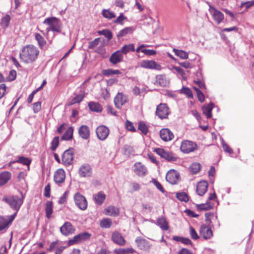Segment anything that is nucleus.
Masks as SVG:
<instances>
[{"instance_id": "33", "label": "nucleus", "mask_w": 254, "mask_h": 254, "mask_svg": "<svg viewBox=\"0 0 254 254\" xmlns=\"http://www.w3.org/2000/svg\"><path fill=\"white\" fill-rule=\"evenodd\" d=\"M213 109V104H209L202 107L203 113L207 117V118H210L212 116L211 111Z\"/></svg>"}, {"instance_id": "47", "label": "nucleus", "mask_w": 254, "mask_h": 254, "mask_svg": "<svg viewBox=\"0 0 254 254\" xmlns=\"http://www.w3.org/2000/svg\"><path fill=\"white\" fill-rule=\"evenodd\" d=\"M157 82L162 86L165 87L168 85L169 82L163 75H160L157 77Z\"/></svg>"}, {"instance_id": "50", "label": "nucleus", "mask_w": 254, "mask_h": 254, "mask_svg": "<svg viewBox=\"0 0 254 254\" xmlns=\"http://www.w3.org/2000/svg\"><path fill=\"white\" fill-rule=\"evenodd\" d=\"M181 93L185 94L188 97L190 98H193V94L191 90L188 87H183L181 90Z\"/></svg>"}, {"instance_id": "2", "label": "nucleus", "mask_w": 254, "mask_h": 254, "mask_svg": "<svg viewBox=\"0 0 254 254\" xmlns=\"http://www.w3.org/2000/svg\"><path fill=\"white\" fill-rule=\"evenodd\" d=\"M43 23L49 26L46 28V31L48 33L49 31L60 32L61 31V26L60 20L55 17H49L44 20Z\"/></svg>"}, {"instance_id": "45", "label": "nucleus", "mask_w": 254, "mask_h": 254, "mask_svg": "<svg viewBox=\"0 0 254 254\" xmlns=\"http://www.w3.org/2000/svg\"><path fill=\"white\" fill-rule=\"evenodd\" d=\"M97 32L99 35H104L108 40H111L113 37L111 31L107 29L98 31Z\"/></svg>"}, {"instance_id": "30", "label": "nucleus", "mask_w": 254, "mask_h": 254, "mask_svg": "<svg viewBox=\"0 0 254 254\" xmlns=\"http://www.w3.org/2000/svg\"><path fill=\"white\" fill-rule=\"evenodd\" d=\"M133 27H127L121 30L117 34L118 38L125 36L128 34H131L134 30Z\"/></svg>"}, {"instance_id": "39", "label": "nucleus", "mask_w": 254, "mask_h": 254, "mask_svg": "<svg viewBox=\"0 0 254 254\" xmlns=\"http://www.w3.org/2000/svg\"><path fill=\"white\" fill-rule=\"evenodd\" d=\"M102 14L104 17L109 19L114 18L116 17L115 13L110 11L109 9H103L102 11Z\"/></svg>"}, {"instance_id": "17", "label": "nucleus", "mask_w": 254, "mask_h": 254, "mask_svg": "<svg viewBox=\"0 0 254 254\" xmlns=\"http://www.w3.org/2000/svg\"><path fill=\"white\" fill-rule=\"evenodd\" d=\"M179 179V174L174 170H170L166 175V180L171 184H176Z\"/></svg>"}, {"instance_id": "43", "label": "nucleus", "mask_w": 254, "mask_h": 254, "mask_svg": "<svg viewBox=\"0 0 254 254\" xmlns=\"http://www.w3.org/2000/svg\"><path fill=\"white\" fill-rule=\"evenodd\" d=\"M84 96L83 94H79L74 97L68 103V105L70 106L74 104L80 103L84 98Z\"/></svg>"}, {"instance_id": "20", "label": "nucleus", "mask_w": 254, "mask_h": 254, "mask_svg": "<svg viewBox=\"0 0 254 254\" xmlns=\"http://www.w3.org/2000/svg\"><path fill=\"white\" fill-rule=\"evenodd\" d=\"M112 241L116 244L119 246H124L126 244V241L122 235L118 232H114L112 235Z\"/></svg>"}, {"instance_id": "61", "label": "nucleus", "mask_w": 254, "mask_h": 254, "mask_svg": "<svg viewBox=\"0 0 254 254\" xmlns=\"http://www.w3.org/2000/svg\"><path fill=\"white\" fill-rule=\"evenodd\" d=\"M126 126L127 129L131 131H134L135 130V128L134 127L133 124L128 121H127L126 123Z\"/></svg>"}, {"instance_id": "38", "label": "nucleus", "mask_w": 254, "mask_h": 254, "mask_svg": "<svg viewBox=\"0 0 254 254\" xmlns=\"http://www.w3.org/2000/svg\"><path fill=\"white\" fill-rule=\"evenodd\" d=\"M134 252V250L132 248L127 249H115L114 250L115 253L116 254H132Z\"/></svg>"}, {"instance_id": "9", "label": "nucleus", "mask_w": 254, "mask_h": 254, "mask_svg": "<svg viewBox=\"0 0 254 254\" xmlns=\"http://www.w3.org/2000/svg\"><path fill=\"white\" fill-rule=\"evenodd\" d=\"M109 129L105 126H100L97 128L96 133L98 138L100 140H105L109 135Z\"/></svg>"}, {"instance_id": "25", "label": "nucleus", "mask_w": 254, "mask_h": 254, "mask_svg": "<svg viewBox=\"0 0 254 254\" xmlns=\"http://www.w3.org/2000/svg\"><path fill=\"white\" fill-rule=\"evenodd\" d=\"M60 231L63 235L67 236L74 232V228L70 222H65L61 227Z\"/></svg>"}, {"instance_id": "41", "label": "nucleus", "mask_w": 254, "mask_h": 254, "mask_svg": "<svg viewBox=\"0 0 254 254\" xmlns=\"http://www.w3.org/2000/svg\"><path fill=\"white\" fill-rule=\"evenodd\" d=\"M173 51L175 55L180 58L184 60L188 59V54L186 52L176 49H174Z\"/></svg>"}, {"instance_id": "4", "label": "nucleus", "mask_w": 254, "mask_h": 254, "mask_svg": "<svg viewBox=\"0 0 254 254\" xmlns=\"http://www.w3.org/2000/svg\"><path fill=\"white\" fill-rule=\"evenodd\" d=\"M154 151L168 161L174 162L177 161L178 158L172 152L165 150L163 148H155Z\"/></svg>"}, {"instance_id": "27", "label": "nucleus", "mask_w": 254, "mask_h": 254, "mask_svg": "<svg viewBox=\"0 0 254 254\" xmlns=\"http://www.w3.org/2000/svg\"><path fill=\"white\" fill-rule=\"evenodd\" d=\"M134 171L138 176H143L146 174L147 169L141 163L138 162L134 164Z\"/></svg>"}, {"instance_id": "8", "label": "nucleus", "mask_w": 254, "mask_h": 254, "mask_svg": "<svg viewBox=\"0 0 254 254\" xmlns=\"http://www.w3.org/2000/svg\"><path fill=\"white\" fill-rule=\"evenodd\" d=\"M156 114L161 119L167 118L169 114V111L166 104H160L157 107Z\"/></svg>"}, {"instance_id": "22", "label": "nucleus", "mask_w": 254, "mask_h": 254, "mask_svg": "<svg viewBox=\"0 0 254 254\" xmlns=\"http://www.w3.org/2000/svg\"><path fill=\"white\" fill-rule=\"evenodd\" d=\"M78 134L82 139H88L90 137V131L89 127L86 125H82L78 130Z\"/></svg>"}, {"instance_id": "1", "label": "nucleus", "mask_w": 254, "mask_h": 254, "mask_svg": "<svg viewBox=\"0 0 254 254\" xmlns=\"http://www.w3.org/2000/svg\"><path fill=\"white\" fill-rule=\"evenodd\" d=\"M39 51L37 47L28 45L24 46L20 53V58L27 64L32 63L37 59Z\"/></svg>"}, {"instance_id": "28", "label": "nucleus", "mask_w": 254, "mask_h": 254, "mask_svg": "<svg viewBox=\"0 0 254 254\" xmlns=\"http://www.w3.org/2000/svg\"><path fill=\"white\" fill-rule=\"evenodd\" d=\"M157 224L163 230L167 231L169 229L168 223L164 217H159L157 220Z\"/></svg>"}, {"instance_id": "32", "label": "nucleus", "mask_w": 254, "mask_h": 254, "mask_svg": "<svg viewBox=\"0 0 254 254\" xmlns=\"http://www.w3.org/2000/svg\"><path fill=\"white\" fill-rule=\"evenodd\" d=\"M88 107L90 110L96 112H101L102 110V108L99 103L91 102L88 103Z\"/></svg>"}, {"instance_id": "59", "label": "nucleus", "mask_w": 254, "mask_h": 254, "mask_svg": "<svg viewBox=\"0 0 254 254\" xmlns=\"http://www.w3.org/2000/svg\"><path fill=\"white\" fill-rule=\"evenodd\" d=\"M68 192L67 191H65L63 195L60 198L58 203L59 204H64L66 202V197L68 194Z\"/></svg>"}, {"instance_id": "62", "label": "nucleus", "mask_w": 254, "mask_h": 254, "mask_svg": "<svg viewBox=\"0 0 254 254\" xmlns=\"http://www.w3.org/2000/svg\"><path fill=\"white\" fill-rule=\"evenodd\" d=\"M51 187L50 185L48 184L45 188L44 195L46 197L50 196Z\"/></svg>"}, {"instance_id": "16", "label": "nucleus", "mask_w": 254, "mask_h": 254, "mask_svg": "<svg viewBox=\"0 0 254 254\" xmlns=\"http://www.w3.org/2000/svg\"><path fill=\"white\" fill-rule=\"evenodd\" d=\"M209 12L212 15L214 20L218 23H220L224 19V14L215 7L210 6Z\"/></svg>"}, {"instance_id": "51", "label": "nucleus", "mask_w": 254, "mask_h": 254, "mask_svg": "<svg viewBox=\"0 0 254 254\" xmlns=\"http://www.w3.org/2000/svg\"><path fill=\"white\" fill-rule=\"evenodd\" d=\"M16 162L27 165L28 167L31 163V161L28 158L22 156L19 157Z\"/></svg>"}, {"instance_id": "14", "label": "nucleus", "mask_w": 254, "mask_h": 254, "mask_svg": "<svg viewBox=\"0 0 254 254\" xmlns=\"http://www.w3.org/2000/svg\"><path fill=\"white\" fill-rule=\"evenodd\" d=\"M78 174L81 177H90L92 175V168L88 164L82 165L78 170Z\"/></svg>"}, {"instance_id": "21", "label": "nucleus", "mask_w": 254, "mask_h": 254, "mask_svg": "<svg viewBox=\"0 0 254 254\" xmlns=\"http://www.w3.org/2000/svg\"><path fill=\"white\" fill-rule=\"evenodd\" d=\"M123 60V55L120 50H118L114 52L111 56L109 61L113 64H118Z\"/></svg>"}, {"instance_id": "37", "label": "nucleus", "mask_w": 254, "mask_h": 254, "mask_svg": "<svg viewBox=\"0 0 254 254\" xmlns=\"http://www.w3.org/2000/svg\"><path fill=\"white\" fill-rule=\"evenodd\" d=\"M35 38L38 42V45L41 49H42L46 44V41L44 38L39 33L35 34Z\"/></svg>"}, {"instance_id": "15", "label": "nucleus", "mask_w": 254, "mask_h": 254, "mask_svg": "<svg viewBox=\"0 0 254 254\" xmlns=\"http://www.w3.org/2000/svg\"><path fill=\"white\" fill-rule=\"evenodd\" d=\"M135 241L138 248L141 250L148 251L151 248V245L149 242L144 239L137 237Z\"/></svg>"}, {"instance_id": "56", "label": "nucleus", "mask_w": 254, "mask_h": 254, "mask_svg": "<svg viewBox=\"0 0 254 254\" xmlns=\"http://www.w3.org/2000/svg\"><path fill=\"white\" fill-rule=\"evenodd\" d=\"M10 20V16L7 14L1 19V23L4 27H7Z\"/></svg>"}, {"instance_id": "10", "label": "nucleus", "mask_w": 254, "mask_h": 254, "mask_svg": "<svg viewBox=\"0 0 254 254\" xmlns=\"http://www.w3.org/2000/svg\"><path fill=\"white\" fill-rule=\"evenodd\" d=\"M73 160V152L72 149L65 150L62 156V161L65 166L71 165Z\"/></svg>"}, {"instance_id": "19", "label": "nucleus", "mask_w": 254, "mask_h": 254, "mask_svg": "<svg viewBox=\"0 0 254 254\" xmlns=\"http://www.w3.org/2000/svg\"><path fill=\"white\" fill-rule=\"evenodd\" d=\"M199 234L203 238L206 240L210 239L213 235L211 228L204 225H202L200 226Z\"/></svg>"}, {"instance_id": "64", "label": "nucleus", "mask_w": 254, "mask_h": 254, "mask_svg": "<svg viewBox=\"0 0 254 254\" xmlns=\"http://www.w3.org/2000/svg\"><path fill=\"white\" fill-rule=\"evenodd\" d=\"M126 19L124 16L123 13H121L120 16L115 20L114 22L116 23L122 24L123 21Z\"/></svg>"}, {"instance_id": "55", "label": "nucleus", "mask_w": 254, "mask_h": 254, "mask_svg": "<svg viewBox=\"0 0 254 254\" xmlns=\"http://www.w3.org/2000/svg\"><path fill=\"white\" fill-rule=\"evenodd\" d=\"M100 41V38H97L94 39L93 41L89 42L88 48L91 49H94L99 44Z\"/></svg>"}, {"instance_id": "35", "label": "nucleus", "mask_w": 254, "mask_h": 254, "mask_svg": "<svg viewBox=\"0 0 254 254\" xmlns=\"http://www.w3.org/2000/svg\"><path fill=\"white\" fill-rule=\"evenodd\" d=\"M73 128L72 127H68L62 137V139L68 140L71 139L73 136Z\"/></svg>"}, {"instance_id": "53", "label": "nucleus", "mask_w": 254, "mask_h": 254, "mask_svg": "<svg viewBox=\"0 0 254 254\" xmlns=\"http://www.w3.org/2000/svg\"><path fill=\"white\" fill-rule=\"evenodd\" d=\"M152 182L154 185V186L157 188V189L159 190L161 192H162L163 193L165 192V190L164 189L162 186L159 182H158L155 179H153L152 180Z\"/></svg>"}, {"instance_id": "36", "label": "nucleus", "mask_w": 254, "mask_h": 254, "mask_svg": "<svg viewBox=\"0 0 254 254\" xmlns=\"http://www.w3.org/2000/svg\"><path fill=\"white\" fill-rule=\"evenodd\" d=\"M46 214L48 219H50L53 213V203L52 201H49L46 204Z\"/></svg>"}, {"instance_id": "49", "label": "nucleus", "mask_w": 254, "mask_h": 254, "mask_svg": "<svg viewBox=\"0 0 254 254\" xmlns=\"http://www.w3.org/2000/svg\"><path fill=\"white\" fill-rule=\"evenodd\" d=\"M138 129L143 134H146L148 131V127L146 124L143 122H140L138 124Z\"/></svg>"}, {"instance_id": "58", "label": "nucleus", "mask_w": 254, "mask_h": 254, "mask_svg": "<svg viewBox=\"0 0 254 254\" xmlns=\"http://www.w3.org/2000/svg\"><path fill=\"white\" fill-rule=\"evenodd\" d=\"M222 147L224 149V150L228 152L229 154H232L233 152V150L230 147V146L223 140L222 141Z\"/></svg>"}, {"instance_id": "23", "label": "nucleus", "mask_w": 254, "mask_h": 254, "mask_svg": "<svg viewBox=\"0 0 254 254\" xmlns=\"http://www.w3.org/2000/svg\"><path fill=\"white\" fill-rule=\"evenodd\" d=\"M64 171L62 169L57 170L54 174V181L57 184L63 183L65 180Z\"/></svg>"}, {"instance_id": "44", "label": "nucleus", "mask_w": 254, "mask_h": 254, "mask_svg": "<svg viewBox=\"0 0 254 254\" xmlns=\"http://www.w3.org/2000/svg\"><path fill=\"white\" fill-rule=\"evenodd\" d=\"M190 172L193 174L197 173L200 170V164L198 163H193L190 167Z\"/></svg>"}, {"instance_id": "60", "label": "nucleus", "mask_w": 254, "mask_h": 254, "mask_svg": "<svg viewBox=\"0 0 254 254\" xmlns=\"http://www.w3.org/2000/svg\"><path fill=\"white\" fill-rule=\"evenodd\" d=\"M141 52L147 56L155 55L156 51L153 50L142 49Z\"/></svg>"}, {"instance_id": "26", "label": "nucleus", "mask_w": 254, "mask_h": 254, "mask_svg": "<svg viewBox=\"0 0 254 254\" xmlns=\"http://www.w3.org/2000/svg\"><path fill=\"white\" fill-rule=\"evenodd\" d=\"M104 213L106 215L112 217H117L120 214V209L119 208L114 206H109L104 210Z\"/></svg>"}, {"instance_id": "40", "label": "nucleus", "mask_w": 254, "mask_h": 254, "mask_svg": "<svg viewBox=\"0 0 254 254\" xmlns=\"http://www.w3.org/2000/svg\"><path fill=\"white\" fill-rule=\"evenodd\" d=\"M112 225V221L109 218H105L100 221V227L103 228H109Z\"/></svg>"}, {"instance_id": "46", "label": "nucleus", "mask_w": 254, "mask_h": 254, "mask_svg": "<svg viewBox=\"0 0 254 254\" xmlns=\"http://www.w3.org/2000/svg\"><path fill=\"white\" fill-rule=\"evenodd\" d=\"M176 197L181 201L187 202L189 200V197L186 192H178L176 193Z\"/></svg>"}, {"instance_id": "31", "label": "nucleus", "mask_w": 254, "mask_h": 254, "mask_svg": "<svg viewBox=\"0 0 254 254\" xmlns=\"http://www.w3.org/2000/svg\"><path fill=\"white\" fill-rule=\"evenodd\" d=\"M105 194L103 192L100 191L94 195V199L97 204L101 205L105 199Z\"/></svg>"}, {"instance_id": "24", "label": "nucleus", "mask_w": 254, "mask_h": 254, "mask_svg": "<svg viewBox=\"0 0 254 254\" xmlns=\"http://www.w3.org/2000/svg\"><path fill=\"white\" fill-rule=\"evenodd\" d=\"M208 183L206 181H203L199 182L196 187V191L199 195H203L207 191Z\"/></svg>"}, {"instance_id": "54", "label": "nucleus", "mask_w": 254, "mask_h": 254, "mask_svg": "<svg viewBox=\"0 0 254 254\" xmlns=\"http://www.w3.org/2000/svg\"><path fill=\"white\" fill-rule=\"evenodd\" d=\"M190 234L191 236V238L193 240H197L199 238V236L197 235L196 232L194 230V229L191 227H190Z\"/></svg>"}, {"instance_id": "52", "label": "nucleus", "mask_w": 254, "mask_h": 254, "mask_svg": "<svg viewBox=\"0 0 254 254\" xmlns=\"http://www.w3.org/2000/svg\"><path fill=\"white\" fill-rule=\"evenodd\" d=\"M59 144V137L58 136L55 137L51 142V149L55 151Z\"/></svg>"}, {"instance_id": "11", "label": "nucleus", "mask_w": 254, "mask_h": 254, "mask_svg": "<svg viewBox=\"0 0 254 254\" xmlns=\"http://www.w3.org/2000/svg\"><path fill=\"white\" fill-rule=\"evenodd\" d=\"M16 215V213H15L14 214L10 215L8 217L9 219L0 216V232L8 228L9 224L14 219Z\"/></svg>"}, {"instance_id": "48", "label": "nucleus", "mask_w": 254, "mask_h": 254, "mask_svg": "<svg viewBox=\"0 0 254 254\" xmlns=\"http://www.w3.org/2000/svg\"><path fill=\"white\" fill-rule=\"evenodd\" d=\"M102 73L104 75L109 76L113 74H118L120 73L119 70H114L112 69H105L102 71Z\"/></svg>"}, {"instance_id": "12", "label": "nucleus", "mask_w": 254, "mask_h": 254, "mask_svg": "<svg viewBox=\"0 0 254 254\" xmlns=\"http://www.w3.org/2000/svg\"><path fill=\"white\" fill-rule=\"evenodd\" d=\"M127 102V96L121 92L117 93L114 100L115 105L118 109H121Z\"/></svg>"}, {"instance_id": "5", "label": "nucleus", "mask_w": 254, "mask_h": 254, "mask_svg": "<svg viewBox=\"0 0 254 254\" xmlns=\"http://www.w3.org/2000/svg\"><path fill=\"white\" fill-rule=\"evenodd\" d=\"M76 206L82 210H85L87 207V201L86 198L79 192H76L73 196Z\"/></svg>"}, {"instance_id": "29", "label": "nucleus", "mask_w": 254, "mask_h": 254, "mask_svg": "<svg viewBox=\"0 0 254 254\" xmlns=\"http://www.w3.org/2000/svg\"><path fill=\"white\" fill-rule=\"evenodd\" d=\"M11 174L7 171H4L0 174V186L6 184L10 179Z\"/></svg>"}, {"instance_id": "42", "label": "nucleus", "mask_w": 254, "mask_h": 254, "mask_svg": "<svg viewBox=\"0 0 254 254\" xmlns=\"http://www.w3.org/2000/svg\"><path fill=\"white\" fill-rule=\"evenodd\" d=\"M212 207L213 204L210 202L197 204L196 206L197 209L201 210H208L212 208Z\"/></svg>"}, {"instance_id": "57", "label": "nucleus", "mask_w": 254, "mask_h": 254, "mask_svg": "<svg viewBox=\"0 0 254 254\" xmlns=\"http://www.w3.org/2000/svg\"><path fill=\"white\" fill-rule=\"evenodd\" d=\"M41 108V102H37L33 104V110L35 113L39 112Z\"/></svg>"}, {"instance_id": "63", "label": "nucleus", "mask_w": 254, "mask_h": 254, "mask_svg": "<svg viewBox=\"0 0 254 254\" xmlns=\"http://www.w3.org/2000/svg\"><path fill=\"white\" fill-rule=\"evenodd\" d=\"M16 72L14 70H11L10 71L8 76V79L9 80L12 81L14 80L16 78Z\"/></svg>"}, {"instance_id": "34", "label": "nucleus", "mask_w": 254, "mask_h": 254, "mask_svg": "<svg viewBox=\"0 0 254 254\" xmlns=\"http://www.w3.org/2000/svg\"><path fill=\"white\" fill-rule=\"evenodd\" d=\"M134 44H129L128 45H124L122 49L120 50L121 52V53L123 54H127L130 51H134Z\"/></svg>"}, {"instance_id": "13", "label": "nucleus", "mask_w": 254, "mask_h": 254, "mask_svg": "<svg viewBox=\"0 0 254 254\" xmlns=\"http://www.w3.org/2000/svg\"><path fill=\"white\" fill-rule=\"evenodd\" d=\"M90 235L88 233L84 232L75 236L73 238L68 241L69 245H72L79 243L81 242L87 240L89 238Z\"/></svg>"}, {"instance_id": "6", "label": "nucleus", "mask_w": 254, "mask_h": 254, "mask_svg": "<svg viewBox=\"0 0 254 254\" xmlns=\"http://www.w3.org/2000/svg\"><path fill=\"white\" fill-rule=\"evenodd\" d=\"M197 146L195 142L185 140L182 142L180 149L184 153H189L197 149Z\"/></svg>"}, {"instance_id": "7", "label": "nucleus", "mask_w": 254, "mask_h": 254, "mask_svg": "<svg viewBox=\"0 0 254 254\" xmlns=\"http://www.w3.org/2000/svg\"><path fill=\"white\" fill-rule=\"evenodd\" d=\"M139 66L140 67L147 69H154L156 70H160L161 69V65L153 60L142 61L139 63Z\"/></svg>"}, {"instance_id": "18", "label": "nucleus", "mask_w": 254, "mask_h": 254, "mask_svg": "<svg viewBox=\"0 0 254 254\" xmlns=\"http://www.w3.org/2000/svg\"><path fill=\"white\" fill-rule=\"evenodd\" d=\"M160 136L164 141H169L174 138L173 132L168 128H162L160 131Z\"/></svg>"}, {"instance_id": "3", "label": "nucleus", "mask_w": 254, "mask_h": 254, "mask_svg": "<svg viewBox=\"0 0 254 254\" xmlns=\"http://www.w3.org/2000/svg\"><path fill=\"white\" fill-rule=\"evenodd\" d=\"M24 196L22 195L21 198L16 195L10 196L3 198V200L8 203L10 207L16 210V212L19 210L23 202Z\"/></svg>"}]
</instances>
